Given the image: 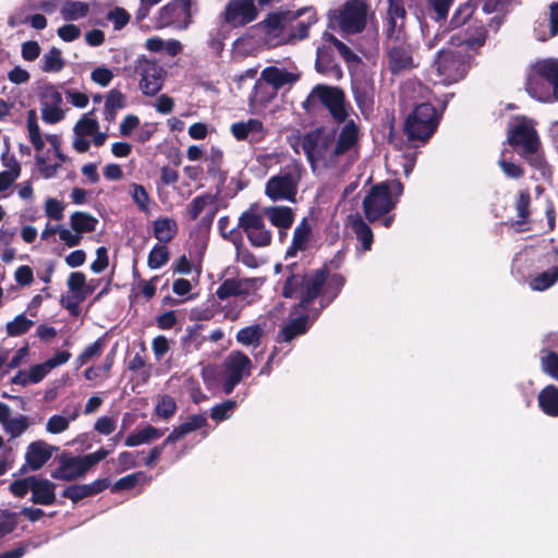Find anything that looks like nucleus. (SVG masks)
<instances>
[{"label": "nucleus", "mask_w": 558, "mask_h": 558, "mask_svg": "<svg viewBox=\"0 0 558 558\" xmlns=\"http://www.w3.org/2000/svg\"><path fill=\"white\" fill-rule=\"evenodd\" d=\"M177 410L178 405L174 398L169 395H163L158 398L154 413L158 417L168 421L175 414Z\"/></svg>", "instance_id": "44"}, {"label": "nucleus", "mask_w": 558, "mask_h": 558, "mask_svg": "<svg viewBox=\"0 0 558 558\" xmlns=\"http://www.w3.org/2000/svg\"><path fill=\"white\" fill-rule=\"evenodd\" d=\"M384 47L387 51L388 68L392 74L414 68L412 48L408 38L384 41Z\"/></svg>", "instance_id": "14"}, {"label": "nucleus", "mask_w": 558, "mask_h": 558, "mask_svg": "<svg viewBox=\"0 0 558 558\" xmlns=\"http://www.w3.org/2000/svg\"><path fill=\"white\" fill-rule=\"evenodd\" d=\"M524 89L542 102L558 100V59H542L532 64Z\"/></svg>", "instance_id": "3"}, {"label": "nucleus", "mask_w": 558, "mask_h": 558, "mask_svg": "<svg viewBox=\"0 0 558 558\" xmlns=\"http://www.w3.org/2000/svg\"><path fill=\"white\" fill-rule=\"evenodd\" d=\"M298 20L299 13L280 10L268 13L258 26L267 38L281 40L286 27Z\"/></svg>", "instance_id": "18"}, {"label": "nucleus", "mask_w": 558, "mask_h": 558, "mask_svg": "<svg viewBox=\"0 0 558 558\" xmlns=\"http://www.w3.org/2000/svg\"><path fill=\"white\" fill-rule=\"evenodd\" d=\"M56 484L47 478L35 476L32 489V502L35 505L50 506L56 502Z\"/></svg>", "instance_id": "27"}, {"label": "nucleus", "mask_w": 558, "mask_h": 558, "mask_svg": "<svg viewBox=\"0 0 558 558\" xmlns=\"http://www.w3.org/2000/svg\"><path fill=\"white\" fill-rule=\"evenodd\" d=\"M125 96L118 89H111L105 101V119L109 122L113 121L119 109L125 107Z\"/></svg>", "instance_id": "40"}, {"label": "nucleus", "mask_w": 558, "mask_h": 558, "mask_svg": "<svg viewBox=\"0 0 558 558\" xmlns=\"http://www.w3.org/2000/svg\"><path fill=\"white\" fill-rule=\"evenodd\" d=\"M312 96H316L336 123L341 124L347 121L349 112L345 107V95L341 88L318 84L312 89Z\"/></svg>", "instance_id": "10"}, {"label": "nucleus", "mask_w": 558, "mask_h": 558, "mask_svg": "<svg viewBox=\"0 0 558 558\" xmlns=\"http://www.w3.org/2000/svg\"><path fill=\"white\" fill-rule=\"evenodd\" d=\"M134 71L141 77L140 89L145 96H155L161 90L166 72L156 61L142 56L136 60Z\"/></svg>", "instance_id": "9"}, {"label": "nucleus", "mask_w": 558, "mask_h": 558, "mask_svg": "<svg viewBox=\"0 0 558 558\" xmlns=\"http://www.w3.org/2000/svg\"><path fill=\"white\" fill-rule=\"evenodd\" d=\"M407 15L403 2H389L384 17V41L408 38L405 32Z\"/></svg>", "instance_id": "15"}, {"label": "nucleus", "mask_w": 558, "mask_h": 558, "mask_svg": "<svg viewBox=\"0 0 558 558\" xmlns=\"http://www.w3.org/2000/svg\"><path fill=\"white\" fill-rule=\"evenodd\" d=\"M204 325L196 324L185 329V335L181 339L183 350L187 353L198 351L207 341V336L203 335Z\"/></svg>", "instance_id": "32"}, {"label": "nucleus", "mask_w": 558, "mask_h": 558, "mask_svg": "<svg viewBox=\"0 0 558 558\" xmlns=\"http://www.w3.org/2000/svg\"><path fill=\"white\" fill-rule=\"evenodd\" d=\"M17 525V514L9 510H0V538L12 533Z\"/></svg>", "instance_id": "56"}, {"label": "nucleus", "mask_w": 558, "mask_h": 558, "mask_svg": "<svg viewBox=\"0 0 558 558\" xmlns=\"http://www.w3.org/2000/svg\"><path fill=\"white\" fill-rule=\"evenodd\" d=\"M131 189H132V198H133V202L136 204V206L138 207V209L145 214H148L149 213V203H150V196L148 194V192L146 191V189L141 185V184H137V183H133L131 185Z\"/></svg>", "instance_id": "54"}, {"label": "nucleus", "mask_w": 558, "mask_h": 558, "mask_svg": "<svg viewBox=\"0 0 558 558\" xmlns=\"http://www.w3.org/2000/svg\"><path fill=\"white\" fill-rule=\"evenodd\" d=\"M89 11L88 2H63L62 17L65 21H77L85 17Z\"/></svg>", "instance_id": "45"}, {"label": "nucleus", "mask_w": 558, "mask_h": 558, "mask_svg": "<svg viewBox=\"0 0 558 558\" xmlns=\"http://www.w3.org/2000/svg\"><path fill=\"white\" fill-rule=\"evenodd\" d=\"M239 227L245 232L250 243L256 247L268 246L271 233L265 228L263 217L254 211L246 210L239 218Z\"/></svg>", "instance_id": "12"}, {"label": "nucleus", "mask_w": 558, "mask_h": 558, "mask_svg": "<svg viewBox=\"0 0 558 558\" xmlns=\"http://www.w3.org/2000/svg\"><path fill=\"white\" fill-rule=\"evenodd\" d=\"M367 12V2H344L341 8L328 12V27L349 35L362 33Z\"/></svg>", "instance_id": "6"}, {"label": "nucleus", "mask_w": 558, "mask_h": 558, "mask_svg": "<svg viewBox=\"0 0 558 558\" xmlns=\"http://www.w3.org/2000/svg\"><path fill=\"white\" fill-rule=\"evenodd\" d=\"M34 481V475L15 480L10 484L9 489L15 497L23 498L29 490L32 492Z\"/></svg>", "instance_id": "57"}, {"label": "nucleus", "mask_w": 558, "mask_h": 558, "mask_svg": "<svg viewBox=\"0 0 558 558\" xmlns=\"http://www.w3.org/2000/svg\"><path fill=\"white\" fill-rule=\"evenodd\" d=\"M315 69L318 73L332 76L336 80L342 77L341 66L336 62L332 49L327 46L317 48Z\"/></svg>", "instance_id": "24"}, {"label": "nucleus", "mask_w": 558, "mask_h": 558, "mask_svg": "<svg viewBox=\"0 0 558 558\" xmlns=\"http://www.w3.org/2000/svg\"><path fill=\"white\" fill-rule=\"evenodd\" d=\"M531 195L529 191H521L515 202V209L519 220L517 223H525L530 216Z\"/></svg>", "instance_id": "58"}, {"label": "nucleus", "mask_w": 558, "mask_h": 558, "mask_svg": "<svg viewBox=\"0 0 558 558\" xmlns=\"http://www.w3.org/2000/svg\"><path fill=\"white\" fill-rule=\"evenodd\" d=\"M169 256L166 244H156L148 254L147 266L150 269H158L168 263Z\"/></svg>", "instance_id": "48"}, {"label": "nucleus", "mask_w": 558, "mask_h": 558, "mask_svg": "<svg viewBox=\"0 0 558 558\" xmlns=\"http://www.w3.org/2000/svg\"><path fill=\"white\" fill-rule=\"evenodd\" d=\"M71 228L78 234L94 232L98 225V219L88 213L75 211L70 217Z\"/></svg>", "instance_id": "38"}, {"label": "nucleus", "mask_w": 558, "mask_h": 558, "mask_svg": "<svg viewBox=\"0 0 558 558\" xmlns=\"http://www.w3.org/2000/svg\"><path fill=\"white\" fill-rule=\"evenodd\" d=\"M223 160V151L219 147L213 146L208 157L207 173L216 175L220 172Z\"/></svg>", "instance_id": "63"}, {"label": "nucleus", "mask_w": 558, "mask_h": 558, "mask_svg": "<svg viewBox=\"0 0 558 558\" xmlns=\"http://www.w3.org/2000/svg\"><path fill=\"white\" fill-rule=\"evenodd\" d=\"M252 301L248 300L245 303L239 301L228 302L221 307L223 317L230 322H235L240 318L242 311L246 305H251Z\"/></svg>", "instance_id": "59"}, {"label": "nucleus", "mask_w": 558, "mask_h": 558, "mask_svg": "<svg viewBox=\"0 0 558 558\" xmlns=\"http://www.w3.org/2000/svg\"><path fill=\"white\" fill-rule=\"evenodd\" d=\"M99 129L98 121L84 114L75 124L74 133L77 136L85 137L94 135Z\"/></svg>", "instance_id": "55"}, {"label": "nucleus", "mask_w": 558, "mask_h": 558, "mask_svg": "<svg viewBox=\"0 0 558 558\" xmlns=\"http://www.w3.org/2000/svg\"><path fill=\"white\" fill-rule=\"evenodd\" d=\"M166 430L167 428L161 429L148 424L141 430L128 435L124 444L128 447H136L143 444H149L153 440L161 438Z\"/></svg>", "instance_id": "33"}, {"label": "nucleus", "mask_w": 558, "mask_h": 558, "mask_svg": "<svg viewBox=\"0 0 558 558\" xmlns=\"http://www.w3.org/2000/svg\"><path fill=\"white\" fill-rule=\"evenodd\" d=\"M312 238V227L307 218H303L302 221L296 226L293 232L292 242L296 248H308V244Z\"/></svg>", "instance_id": "46"}, {"label": "nucleus", "mask_w": 558, "mask_h": 558, "mask_svg": "<svg viewBox=\"0 0 558 558\" xmlns=\"http://www.w3.org/2000/svg\"><path fill=\"white\" fill-rule=\"evenodd\" d=\"M345 284V278L341 274L328 272V278L324 288V295L319 299V308L315 311L314 319H316L320 311L327 307L341 292Z\"/></svg>", "instance_id": "28"}, {"label": "nucleus", "mask_w": 558, "mask_h": 558, "mask_svg": "<svg viewBox=\"0 0 558 558\" xmlns=\"http://www.w3.org/2000/svg\"><path fill=\"white\" fill-rule=\"evenodd\" d=\"M41 61V70L47 73L60 72L65 65L61 50L56 47H52L47 53H45Z\"/></svg>", "instance_id": "43"}, {"label": "nucleus", "mask_w": 558, "mask_h": 558, "mask_svg": "<svg viewBox=\"0 0 558 558\" xmlns=\"http://www.w3.org/2000/svg\"><path fill=\"white\" fill-rule=\"evenodd\" d=\"M34 325V322L26 318L24 314L17 315L13 320L7 323L5 330L9 337H19L26 333Z\"/></svg>", "instance_id": "50"}, {"label": "nucleus", "mask_w": 558, "mask_h": 558, "mask_svg": "<svg viewBox=\"0 0 558 558\" xmlns=\"http://www.w3.org/2000/svg\"><path fill=\"white\" fill-rule=\"evenodd\" d=\"M360 138V128L353 120L345 121L344 126L340 130L335 147L331 151V158H338L352 148H354Z\"/></svg>", "instance_id": "21"}, {"label": "nucleus", "mask_w": 558, "mask_h": 558, "mask_svg": "<svg viewBox=\"0 0 558 558\" xmlns=\"http://www.w3.org/2000/svg\"><path fill=\"white\" fill-rule=\"evenodd\" d=\"M78 409L75 408L73 413L69 415V417H64L62 415L54 414L49 417L46 429L50 434H60L69 428L70 421H74L78 416Z\"/></svg>", "instance_id": "47"}, {"label": "nucleus", "mask_w": 558, "mask_h": 558, "mask_svg": "<svg viewBox=\"0 0 558 558\" xmlns=\"http://www.w3.org/2000/svg\"><path fill=\"white\" fill-rule=\"evenodd\" d=\"M258 281V278H227L216 290V296L220 301L240 298L241 302H243L252 292L257 290Z\"/></svg>", "instance_id": "17"}, {"label": "nucleus", "mask_w": 558, "mask_h": 558, "mask_svg": "<svg viewBox=\"0 0 558 558\" xmlns=\"http://www.w3.org/2000/svg\"><path fill=\"white\" fill-rule=\"evenodd\" d=\"M263 335V328L258 324H254L240 329L235 336V339L243 345H258Z\"/></svg>", "instance_id": "42"}, {"label": "nucleus", "mask_w": 558, "mask_h": 558, "mask_svg": "<svg viewBox=\"0 0 558 558\" xmlns=\"http://www.w3.org/2000/svg\"><path fill=\"white\" fill-rule=\"evenodd\" d=\"M144 475L143 472H135L129 475H125L121 478H119L112 486L111 490L113 493L121 492V490H129L134 488L140 481V477Z\"/></svg>", "instance_id": "62"}, {"label": "nucleus", "mask_w": 558, "mask_h": 558, "mask_svg": "<svg viewBox=\"0 0 558 558\" xmlns=\"http://www.w3.org/2000/svg\"><path fill=\"white\" fill-rule=\"evenodd\" d=\"M533 33L538 41H546L558 35V2H550L548 11L535 21Z\"/></svg>", "instance_id": "19"}, {"label": "nucleus", "mask_w": 558, "mask_h": 558, "mask_svg": "<svg viewBox=\"0 0 558 558\" xmlns=\"http://www.w3.org/2000/svg\"><path fill=\"white\" fill-rule=\"evenodd\" d=\"M538 407L544 414L558 416V387L555 385L545 386L537 396Z\"/></svg>", "instance_id": "31"}, {"label": "nucleus", "mask_w": 558, "mask_h": 558, "mask_svg": "<svg viewBox=\"0 0 558 558\" xmlns=\"http://www.w3.org/2000/svg\"><path fill=\"white\" fill-rule=\"evenodd\" d=\"M86 286V276L82 271L71 272L68 278V288L73 293V299H78V301H84L87 296V293H84V288Z\"/></svg>", "instance_id": "49"}, {"label": "nucleus", "mask_w": 558, "mask_h": 558, "mask_svg": "<svg viewBox=\"0 0 558 558\" xmlns=\"http://www.w3.org/2000/svg\"><path fill=\"white\" fill-rule=\"evenodd\" d=\"M471 56L464 49H441L434 62L437 73L447 84L462 80L471 65Z\"/></svg>", "instance_id": "7"}, {"label": "nucleus", "mask_w": 558, "mask_h": 558, "mask_svg": "<svg viewBox=\"0 0 558 558\" xmlns=\"http://www.w3.org/2000/svg\"><path fill=\"white\" fill-rule=\"evenodd\" d=\"M53 447L43 440L31 442L26 448L25 461L33 471L41 469L52 456Z\"/></svg>", "instance_id": "23"}, {"label": "nucleus", "mask_w": 558, "mask_h": 558, "mask_svg": "<svg viewBox=\"0 0 558 558\" xmlns=\"http://www.w3.org/2000/svg\"><path fill=\"white\" fill-rule=\"evenodd\" d=\"M252 367V361L245 353L239 350L230 352L223 362V392L232 393L243 378L251 375Z\"/></svg>", "instance_id": "8"}, {"label": "nucleus", "mask_w": 558, "mask_h": 558, "mask_svg": "<svg viewBox=\"0 0 558 558\" xmlns=\"http://www.w3.org/2000/svg\"><path fill=\"white\" fill-rule=\"evenodd\" d=\"M487 39V29L484 25L474 26L471 25L468 26V28L464 32V36L462 39H459L458 46H464L465 51L466 49H477L485 45Z\"/></svg>", "instance_id": "37"}, {"label": "nucleus", "mask_w": 558, "mask_h": 558, "mask_svg": "<svg viewBox=\"0 0 558 558\" xmlns=\"http://www.w3.org/2000/svg\"><path fill=\"white\" fill-rule=\"evenodd\" d=\"M535 121L524 114L514 116L507 125L506 143L532 168L542 170L545 156Z\"/></svg>", "instance_id": "2"}, {"label": "nucleus", "mask_w": 558, "mask_h": 558, "mask_svg": "<svg viewBox=\"0 0 558 558\" xmlns=\"http://www.w3.org/2000/svg\"><path fill=\"white\" fill-rule=\"evenodd\" d=\"M51 476L54 480L72 482L83 477L84 473L76 457L62 454L60 457V465L51 473Z\"/></svg>", "instance_id": "26"}, {"label": "nucleus", "mask_w": 558, "mask_h": 558, "mask_svg": "<svg viewBox=\"0 0 558 558\" xmlns=\"http://www.w3.org/2000/svg\"><path fill=\"white\" fill-rule=\"evenodd\" d=\"M298 179L291 172H281L268 179L265 194L274 202H294L298 194Z\"/></svg>", "instance_id": "13"}, {"label": "nucleus", "mask_w": 558, "mask_h": 558, "mask_svg": "<svg viewBox=\"0 0 558 558\" xmlns=\"http://www.w3.org/2000/svg\"><path fill=\"white\" fill-rule=\"evenodd\" d=\"M314 314L312 316L314 317ZM310 314H302L295 318H288L287 322L280 326L276 341L277 342H291L299 336L305 335L310 329Z\"/></svg>", "instance_id": "22"}, {"label": "nucleus", "mask_w": 558, "mask_h": 558, "mask_svg": "<svg viewBox=\"0 0 558 558\" xmlns=\"http://www.w3.org/2000/svg\"><path fill=\"white\" fill-rule=\"evenodd\" d=\"M558 281V264L551 269L543 271L530 281V287L534 291H545Z\"/></svg>", "instance_id": "41"}, {"label": "nucleus", "mask_w": 558, "mask_h": 558, "mask_svg": "<svg viewBox=\"0 0 558 558\" xmlns=\"http://www.w3.org/2000/svg\"><path fill=\"white\" fill-rule=\"evenodd\" d=\"M216 195L210 193H205L194 197L186 208L190 220H196L207 207L211 208L216 206Z\"/></svg>", "instance_id": "39"}, {"label": "nucleus", "mask_w": 558, "mask_h": 558, "mask_svg": "<svg viewBox=\"0 0 558 558\" xmlns=\"http://www.w3.org/2000/svg\"><path fill=\"white\" fill-rule=\"evenodd\" d=\"M41 118L46 123L54 124L63 120L64 112L60 106H53L49 102H44L41 108Z\"/></svg>", "instance_id": "60"}, {"label": "nucleus", "mask_w": 558, "mask_h": 558, "mask_svg": "<svg viewBox=\"0 0 558 558\" xmlns=\"http://www.w3.org/2000/svg\"><path fill=\"white\" fill-rule=\"evenodd\" d=\"M263 80L271 85L275 89H280L284 85L296 82L298 75L279 69L277 66H267L262 72Z\"/></svg>", "instance_id": "30"}, {"label": "nucleus", "mask_w": 558, "mask_h": 558, "mask_svg": "<svg viewBox=\"0 0 558 558\" xmlns=\"http://www.w3.org/2000/svg\"><path fill=\"white\" fill-rule=\"evenodd\" d=\"M28 417L20 414L13 418H10L2 427L10 438L14 439L20 437L28 428Z\"/></svg>", "instance_id": "51"}, {"label": "nucleus", "mask_w": 558, "mask_h": 558, "mask_svg": "<svg viewBox=\"0 0 558 558\" xmlns=\"http://www.w3.org/2000/svg\"><path fill=\"white\" fill-rule=\"evenodd\" d=\"M475 11V5L473 2H462L460 5L456 9L450 25L452 27H460L464 25L473 15Z\"/></svg>", "instance_id": "52"}, {"label": "nucleus", "mask_w": 558, "mask_h": 558, "mask_svg": "<svg viewBox=\"0 0 558 558\" xmlns=\"http://www.w3.org/2000/svg\"><path fill=\"white\" fill-rule=\"evenodd\" d=\"M441 113L430 102L416 105L407 116L403 133L409 142L426 144L435 134Z\"/></svg>", "instance_id": "5"}, {"label": "nucleus", "mask_w": 558, "mask_h": 558, "mask_svg": "<svg viewBox=\"0 0 558 558\" xmlns=\"http://www.w3.org/2000/svg\"><path fill=\"white\" fill-rule=\"evenodd\" d=\"M349 221L356 240L361 244L362 252L365 253L371 251L374 242V233L372 228L359 214L350 215Z\"/></svg>", "instance_id": "29"}, {"label": "nucleus", "mask_w": 558, "mask_h": 558, "mask_svg": "<svg viewBox=\"0 0 558 558\" xmlns=\"http://www.w3.org/2000/svg\"><path fill=\"white\" fill-rule=\"evenodd\" d=\"M230 225V218L228 216L220 217L218 220V228L223 239L229 240L233 244L238 245L242 241V235L236 229L227 231Z\"/></svg>", "instance_id": "61"}, {"label": "nucleus", "mask_w": 558, "mask_h": 558, "mask_svg": "<svg viewBox=\"0 0 558 558\" xmlns=\"http://www.w3.org/2000/svg\"><path fill=\"white\" fill-rule=\"evenodd\" d=\"M287 271L289 275L284 280L281 294L286 299H299L295 310L307 311L314 300L323 298L328 278L327 264L318 269L306 271L298 263H292L287 266Z\"/></svg>", "instance_id": "1"}, {"label": "nucleus", "mask_w": 558, "mask_h": 558, "mask_svg": "<svg viewBox=\"0 0 558 558\" xmlns=\"http://www.w3.org/2000/svg\"><path fill=\"white\" fill-rule=\"evenodd\" d=\"M110 480L107 477L97 478L89 484H73L69 485L62 492V497L70 499L72 502L77 504L84 498L96 496L110 486Z\"/></svg>", "instance_id": "20"}, {"label": "nucleus", "mask_w": 558, "mask_h": 558, "mask_svg": "<svg viewBox=\"0 0 558 558\" xmlns=\"http://www.w3.org/2000/svg\"><path fill=\"white\" fill-rule=\"evenodd\" d=\"M293 13H299V19L305 15V19L298 21L292 28L289 39H281L278 41L279 44H287L292 39L302 40L307 38L311 26L317 22L316 11L313 7L302 8L293 11Z\"/></svg>", "instance_id": "25"}, {"label": "nucleus", "mask_w": 558, "mask_h": 558, "mask_svg": "<svg viewBox=\"0 0 558 558\" xmlns=\"http://www.w3.org/2000/svg\"><path fill=\"white\" fill-rule=\"evenodd\" d=\"M401 181H383L373 185L362 202L365 219L375 223L381 217L391 213L403 193Z\"/></svg>", "instance_id": "4"}, {"label": "nucleus", "mask_w": 558, "mask_h": 558, "mask_svg": "<svg viewBox=\"0 0 558 558\" xmlns=\"http://www.w3.org/2000/svg\"><path fill=\"white\" fill-rule=\"evenodd\" d=\"M271 225L280 229H289L294 221V214L290 207L274 206L265 209Z\"/></svg>", "instance_id": "36"}, {"label": "nucleus", "mask_w": 558, "mask_h": 558, "mask_svg": "<svg viewBox=\"0 0 558 558\" xmlns=\"http://www.w3.org/2000/svg\"><path fill=\"white\" fill-rule=\"evenodd\" d=\"M154 236L162 244L171 242L178 233V225L173 218H158L153 225Z\"/></svg>", "instance_id": "34"}, {"label": "nucleus", "mask_w": 558, "mask_h": 558, "mask_svg": "<svg viewBox=\"0 0 558 558\" xmlns=\"http://www.w3.org/2000/svg\"><path fill=\"white\" fill-rule=\"evenodd\" d=\"M236 401L228 399L221 403H218L211 408L210 418L215 422H222L231 417L233 411L236 408Z\"/></svg>", "instance_id": "53"}, {"label": "nucleus", "mask_w": 558, "mask_h": 558, "mask_svg": "<svg viewBox=\"0 0 558 558\" xmlns=\"http://www.w3.org/2000/svg\"><path fill=\"white\" fill-rule=\"evenodd\" d=\"M258 16L255 2H228L220 13L221 21L231 28L243 27Z\"/></svg>", "instance_id": "16"}, {"label": "nucleus", "mask_w": 558, "mask_h": 558, "mask_svg": "<svg viewBox=\"0 0 558 558\" xmlns=\"http://www.w3.org/2000/svg\"><path fill=\"white\" fill-rule=\"evenodd\" d=\"M193 2H168L163 5L157 16L158 27H173L185 29L192 23Z\"/></svg>", "instance_id": "11"}, {"label": "nucleus", "mask_w": 558, "mask_h": 558, "mask_svg": "<svg viewBox=\"0 0 558 558\" xmlns=\"http://www.w3.org/2000/svg\"><path fill=\"white\" fill-rule=\"evenodd\" d=\"M542 368L551 378L558 380V353L549 351L542 356Z\"/></svg>", "instance_id": "64"}, {"label": "nucleus", "mask_w": 558, "mask_h": 558, "mask_svg": "<svg viewBox=\"0 0 558 558\" xmlns=\"http://www.w3.org/2000/svg\"><path fill=\"white\" fill-rule=\"evenodd\" d=\"M324 133L323 128H316L306 132L301 137V146L306 156L307 161L314 166L317 162V148L319 145V137Z\"/></svg>", "instance_id": "35"}]
</instances>
